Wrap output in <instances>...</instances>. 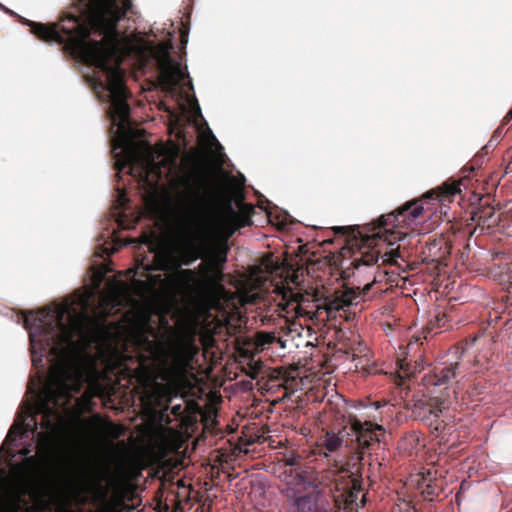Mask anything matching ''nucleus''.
Segmentation results:
<instances>
[{"instance_id": "f257e3e1", "label": "nucleus", "mask_w": 512, "mask_h": 512, "mask_svg": "<svg viewBox=\"0 0 512 512\" xmlns=\"http://www.w3.org/2000/svg\"><path fill=\"white\" fill-rule=\"evenodd\" d=\"M103 278V273L98 271L94 289L71 302L53 304L25 316L32 363L38 368L46 357L50 375L45 381L31 383L29 392L33 399L23 405L0 447V456L14 476L22 477L37 460L31 445L18 452L12 447L18 438L30 434L32 441L38 440L41 449L50 444L64 415L74 408L73 395L80 392L85 382L84 370L90 359L88 349L108 333L103 321L120 305L124 285L115 283L108 291L101 290Z\"/></svg>"}, {"instance_id": "f03ea898", "label": "nucleus", "mask_w": 512, "mask_h": 512, "mask_svg": "<svg viewBox=\"0 0 512 512\" xmlns=\"http://www.w3.org/2000/svg\"><path fill=\"white\" fill-rule=\"evenodd\" d=\"M155 62L158 71L159 82L163 89L174 92L178 86L189 77L187 66L172 56H150Z\"/></svg>"}, {"instance_id": "7ed1b4c3", "label": "nucleus", "mask_w": 512, "mask_h": 512, "mask_svg": "<svg viewBox=\"0 0 512 512\" xmlns=\"http://www.w3.org/2000/svg\"><path fill=\"white\" fill-rule=\"evenodd\" d=\"M298 485H302L304 490L311 489V493L303 496H310L314 501L325 500L324 488L330 484L329 473L319 471L310 466H297L293 470Z\"/></svg>"}, {"instance_id": "20e7f679", "label": "nucleus", "mask_w": 512, "mask_h": 512, "mask_svg": "<svg viewBox=\"0 0 512 512\" xmlns=\"http://www.w3.org/2000/svg\"><path fill=\"white\" fill-rule=\"evenodd\" d=\"M463 353L464 349L454 348L449 358L434 367L433 375L429 378L428 383L433 386L446 387L452 379H456L463 367L461 361Z\"/></svg>"}, {"instance_id": "39448f33", "label": "nucleus", "mask_w": 512, "mask_h": 512, "mask_svg": "<svg viewBox=\"0 0 512 512\" xmlns=\"http://www.w3.org/2000/svg\"><path fill=\"white\" fill-rule=\"evenodd\" d=\"M444 407L424 400H416L412 406V414L416 419L426 422L431 431L441 433L445 424L441 420Z\"/></svg>"}, {"instance_id": "423d86ee", "label": "nucleus", "mask_w": 512, "mask_h": 512, "mask_svg": "<svg viewBox=\"0 0 512 512\" xmlns=\"http://www.w3.org/2000/svg\"><path fill=\"white\" fill-rule=\"evenodd\" d=\"M377 430H382V426L373 424L370 421L350 420V433L351 436L355 437L357 447L360 450L369 447L373 442H380Z\"/></svg>"}, {"instance_id": "0eeeda50", "label": "nucleus", "mask_w": 512, "mask_h": 512, "mask_svg": "<svg viewBox=\"0 0 512 512\" xmlns=\"http://www.w3.org/2000/svg\"><path fill=\"white\" fill-rule=\"evenodd\" d=\"M290 512H341L327 500L314 501L310 496H295L290 504Z\"/></svg>"}, {"instance_id": "6e6552de", "label": "nucleus", "mask_w": 512, "mask_h": 512, "mask_svg": "<svg viewBox=\"0 0 512 512\" xmlns=\"http://www.w3.org/2000/svg\"><path fill=\"white\" fill-rule=\"evenodd\" d=\"M66 486L71 490V495H68L64 487H56L57 497L56 505L58 512H70V506L73 502L85 503L86 497L80 492V488L72 484L69 479L65 480Z\"/></svg>"}, {"instance_id": "1a4fd4ad", "label": "nucleus", "mask_w": 512, "mask_h": 512, "mask_svg": "<svg viewBox=\"0 0 512 512\" xmlns=\"http://www.w3.org/2000/svg\"><path fill=\"white\" fill-rule=\"evenodd\" d=\"M349 436H351V433L346 429L341 430L338 433H335L334 431H328L325 434L324 446L330 453L336 452L342 447L350 448L354 440L351 439L349 442Z\"/></svg>"}, {"instance_id": "9d476101", "label": "nucleus", "mask_w": 512, "mask_h": 512, "mask_svg": "<svg viewBox=\"0 0 512 512\" xmlns=\"http://www.w3.org/2000/svg\"><path fill=\"white\" fill-rule=\"evenodd\" d=\"M197 353L198 348L192 342L179 346L174 353V361L177 369L186 371L190 368L191 362Z\"/></svg>"}, {"instance_id": "9b49d317", "label": "nucleus", "mask_w": 512, "mask_h": 512, "mask_svg": "<svg viewBox=\"0 0 512 512\" xmlns=\"http://www.w3.org/2000/svg\"><path fill=\"white\" fill-rule=\"evenodd\" d=\"M2 479H0V512H15L14 503L11 496V476L6 475L4 469L0 472Z\"/></svg>"}, {"instance_id": "f8f14e48", "label": "nucleus", "mask_w": 512, "mask_h": 512, "mask_svg": "<svg viewBox=\"0 0 512 512\" xmlns=\"http://www.w3.org/2000/svg\"><path fill=\"white\" fill-rule=\"evenodd\" d=\"M472 220L477 221L483 226L492 227L498 223L499 218L495 215L492 208H483L474 213Z\"/></svg>"}, {"instance_id": "ddd939ff", "label": "nucleus", "mask_w": 512, "mask_h": 512, "mask_svg": "<svg viewBox=\"0 0 512 512\" xmlns=\"http://www.w3.org/2000/svg\"><path fill=\"white\" fill-rule=\"evenodd\" d=\"M400 218L401 216L399 215V211H393L386 215H382L377 220V224L380 230H383L384 232H391L400 222H402V219Z\"/></svg>"}, {"instance_id": "4468645a", "label": "nucleus", "mask_w": 512, "mask_h": 512, "mask_svg": "<svg viewBox=\"0 0 512 512\" xmlns=\"http://www.w3.org/2000/svg\"><path fill=\"white\" fill-rule=\"evenodd\" d=\"M423 210V205L416 203H408L398 209L399 215L402 217V222L416 220L422 215Z\"/></svg>"}, {"instance_id": "2eb2a0df", "label": "nucleus", "mask_w": 512, "mask_h": 512, "mask_svg": "<svg viewBox=\"0 0 512 512\" xmlns=\"http://www.w3.org/2000/svg\"><path fill=\"white\" fill-rule=\"evenodd\" d=\"M379 260V255L375 251H368L362 253L360 256H356L353 259V265L356 269H360L362 266H372Z\"/></svg>"}, {"instance_id": "dca6fc26", "label": "nucleus", "mask_w": 512, "mask_h": 512, "mask_svg": "<svg viewBox=\"0 0 512 512\" xmlns=\"http://www.w3.org/2000/svg\"><path fill=\"white\" fill-rule=\"evenodd\" d=\"M141 245L145 246L155 257H162L164 254L163 244L155 235L153 237H145Z\"/></svg>"}, {"instance_id": "f3484780", "label": "nucleus", "mask_w": 512, "mask_h": 512, "mask_svg": "<svg viewBox=\"0 0 512 512\" xmlns=\"http://www.w3.org/2000/svg\"><path fill=\"white\" fill-rule=\"evenodd\" d=\"M137 349L141 350L142 352H145L149 354V356H155L157 354V346L156 344L149 339V336L146 334H140L137 337Z\"/></svg>"}, {"instance_id": "a211bd4d", "label": "nucleus", "mask_w": 512, "mask_h": 512, "mask_svg": "<svg viewBox=\"0 0 512 512\" xmlns=\"http://www.w3.org/2000/svg\"><path fill=\"white\" fill-rule=\"evenodd\" d=\"M276 336L272 332H259L256 337V344L258 347L264 349L267 346L275 343Z\"/></svg>"}, {"instance_id": "6ab92c4d", "label": "nucleus", "mask_w": 512, "mask_h": 512, "mask_svg": "<svg viewBox=\"0 0 512 512\" xmlns=\"http://www.w3.org/2000/svg\"><path fill=\"white\" fill-rule=\"evenodd\" d=\"M397 364L403 373H405L406 376H410L413 373H416L419 371L418 365H412L411 362H409L406 358H399L397 360Z\"/></svg>"}, {"instance_id": "aec40b11", "label": "nucleus", "mask_w": 512, "mask_h": 512, "mask_svg": "<svg viewBox=\"0 0 512 512\" xmlns=\"http://www.w3.org/2000/svg\"><path fill=\"white\" fill-rule=\"evenodd\" d=\"M211 260L214 263L215 269L217 272H222L224 268V264L227 262V249L218 252L217 254H213L211 256Z\"/></svg>"}, {"instance_id": "412c9836", "label": "nucleus", "mask_w": 512, "mask_h": 512, "mask_svg": "<svg viewBox=\"0 0 512 512\" xmlns=\"http://www.w3.org/2000/svg\"><path fill=\"white\" fill-rule=\"evenodd\" d=\"M421 489L423 497L428 501H432V496L436 493V484L432 482H426L424 479L423 484L421 485Z\"/></svg>"}, {"instance_id": "4be33fe9", "label": "nucleus", "mask_w": 512, "mask_h": 512, "mask_svg": "<svg viewBox=\"0 0 512 512\" xmlns=\"http://www.w3.org/2000/svg\"><path fill=\"white\" fill-rule=\"evenodd\" d=\"M461 181H453L451 183H445L443 185V190H444V193L449 195V196H453L455 194H460L461 193Z\"/></svg>"}, {"instance_id": "5701e85b", "label": "nucleus", "mask_w": 512, "mask_h": 512, "mask_svg": "<svg viewBox=\"0 0 512 512\" xmlns=\"http://www.w3.org/2000/svg\"><path fill=\"white\" fill-rule=\"evenodd\" d=\"M299 459H300L299 454H297L295 452H291L289 454H286L281 461L286 466L294 467L298 464Z\"/></svg>"}, {"instance_id": "b1692460", "label": "nucleus", "mask_w": 512, "mask_h": 512, "mask_svg": "<svg viewBox=\"0 0 512 512\" xmlns=\"http://www.w3.org/2000/svg\"><path fill=\"white\" fill-rule=\"evenodd\" d=\"M342 308L343 305L338 300H333L327 304L326 311L328 316H330L332 313L339 311Z\"/></svg>"}, {"instance_id": "393cba45", "label": "nucleus", "mask_w": 512, "mask_h": 512, "mask_svg": "<svg viewBox=\"0 0 512 512\" xmlns=\"http://www.w3.org/2000/svg\"><path fill=\"white\" fill-rule=\"evenodd\" d=\"M393 406L394 405L388 401H384V402L375 401V402L370 403L367 407L374 408L375 410H378L380 408H387L390 411Z\"/></svg>"}, {"instance_id": "a878e982", "label": "nucleus", "mask_w": 512, "mask_h": 512, "mask_svg": "<svg viewBox=\"0 0 512 512\" xmlns=\"http://www.w3.org/2000/svg\"><path fill=\"white\" fill-rule=\"evenodd\" d=\"M208 136H209L210 144L213 145L217 151L223 150V146L221 145V143L218 141V139L216 138V136L210 129H208Z\"/></svg>"}, {"instance_id": "bb28decb", "label": "nucleus", "mask_w": 512, "mask_h": 512, "mask_svg": "<svg viewBox=\"0 0 512 512\" xmlns=\"http://www.w3.org/2000/svg\"><path fill=\"white\" fill-rule=\"evenodd\" d=\"M397 258H399V254L393 249L383 255L384 262L395 263Z\"/></svg>"}, {"instance_id": "cd10ccee", "label": "nucleus", "mask_w": 512, "mask_h": 512, "mask_svg": "<svg viewBox=\"0 0 512 512\" xmlns=\"http://www.w3.org/2000/svg\"><path fill=\"white\" fill-rule=\"evenodd\" d=\"M114 252V249L112 247H105V246H101L99 245V248L97 249V251L95 252V254L98 256V257H103L104 255H110Z\"/></svg>"}, {"instance_id": "c85d7f7f", "label": "nucleus", "mask_w": 512, "mask_h": 512, "mask_svg": "<svg viewBox=\"0 0 512 512\" xmlns=\"http://www.w3.org/2000/svg\"><path fill=\"white\" fill-rule=\"evenodd\" d=\"M180 274L185 278L186 281L188 282H193L195 281V273L194 271L192 270H189V269H185V270H181L180 271Z\"/></svg>"}, {"instance_id": "c756f323", "label": "nucleus", "mask_w": 512, "mask_h": 512, "mask_svg": "<svg viewBox=\"0 0 512 512\" xmlns=\"http://www.w3.org/2000/svg\"><path fill=\"white\" fill-rule=\"evenodd\" d=\"M445 318H446V315L445 314H442V316H440V313H438L437 315H435V319H436V322H437V325L440 327V326H444L445 324Z\"/></svg>"}, {"instance_id": "7c9ffc66", "label": "nucleus", "mask_w": 512, "mask_h": 512, "mask_svg": "<svg viewBox=\"0 0 512 512\" xmlns=\"http://www.w3.org/2000/svg\"><path fill=\"white\" fill-rule=\"evenodd\" d=\"M355 364V367L358 368L360 365L363 366L364 365V359L363 357H353V360H352Z\"/></svg>"}, {"instance_id": "2f4dec72", "label": "nucleus", "mask_w": 512, "mask_h": 512, "mask_svg": "<svg viewBox=\"0 0 512 512\" xmlns=\"http://www.w3.org/2000/svg\"><path fill=\"white\" fill-rule=\"evenodd\" d=\"M118 192H119V201H120V204H121V205L126 204L127 199H126L125 194H124V193H122L119 189H118Z\"/></svg>"}, {"instance_id": "473e14b6", "label": "nucleus", "mask_w": 512, "mask_h": 512, "mask_svg": "<svg viewBox=\"0 0 512 512\" xmlns=\"http://www.w3.org/2000/svg\"><path fill=\"white\" fill-rule=\"evenodd\" d=\"M275 343H277L282 349L286 348V340L276 337Z\"/></svg>"}, {"instance_id": "72a5a7b5", "label": "nucleus", "mask_w": 512, "mask_h": 512, "mask_svg": "<svg viewBox=\"0 0 512 512\" xmlns=\"http://www.w3.org/2000/svg\"><path fill=\"white\" fill-rule=\"evenodd\" d=\"M143 268L145 270H154V269L162 270V267H159V266L155 267L154 265H151V264H148V265L143 264Z\"/></svg>"}, {"instance_id": "f704fd0d", "label": "nucleus", "mask_w": 512, "mask_h": 512, "mask_svg": "<svg viewBox=\"0 0 512 512\" xmlns=\"http://www.w3.org/2000/svg\"><path fill=\"white\" fill-rule=\"evenodd\" d=\"M0 9H3L6 13L8 14H11V15H16L12 10L4 7L1 3H0Z\"/></svg>"}, {"instance_id": "c9c22d12", "label": "nucleus", "mask_w": 512, "mask_h": 512, "mask_svg": "<svg viewBox=\"0 0 512 512\" xmlns=\"http://www.w3.org/2000/svg\"><path fill=\"white\" fill-rule=\"evenodd\" d=\"M180 409H181V405H176V406H174V407L172 408V412H173V413H176V412H177L178 410H180Z\"/></svg>"}, {"instance_id": "e433bc0d", "label": "nucleus", "mask_w": 512, "mask_h": 512, "mask_svg": "<svg viewBox=\"0 0 512 512\" xmlns=\"http://www.w3.org/2000/svg\"><path fill=\"white\" fill-rule=\"evenodd\" d=\"M506 118L507 119H511L512 118V110H509L507 115H506Z\"/></svg>"}, {"instance_id": "4c0bfd02", "label": "nucleus", "mask_w": 512, "mask_h": 512, "mask_svg": "<svg viewBox=\"0 0 512 512\" xmlns=\"http://www.w3.org/2000/svg\"><path fill=\"white\" fill-rule=\"evenodd\" d=\"M182 42L184 45H186L188 43V40L186 39V37L184 35L182 36Z\"/></svg>"}, {"instance_id": "58836bf2", "label": "nucleus", "mask_w": 512, "mask_h": 512, "mask_svg": "<svg viewBox=\"0 0 512 512\" xmlns=\"http://www.w3.org/2000/svg\"><path fill=\"white\" fill-rule=\"evenodd\" d=\"M239 176H240V178L242 180V183H244L246 181L245 176L243 174H239Z\"/></svg>"}, {"instance_id": "ea45409f", "label": "nucleus", "mask_w": 512, "mask_h": 512, "mask_svg": "<svg viewBox=\"0 0 512 512\" xmlns=\"http://www.w3.org/2000/svg\"><path fill=\"white\" fill-rule=\"evenodd\" d=\"M291 294V301H297V298L295 297V295L293 293H290Z\"/></svg>"}, {"instance_id": "a19ab883", "label": "nucleus", "mask_w": 512, "mask_h": 512, "mask_svg": "<svg viewBox=\"0 0 512 512\" xmlns=\"http://www.w3.org/2000/svg\"><path fill=\"white\" fill-rule=\"evenodd\" d=\"M167 379H168V376H167L166 374H164V375L162 376V380H163V381H167Z\"/></svg>"}, {"instance_id": "79ce46f5", "label": "nucleus", "mask_w": 512, "mask_h": 512, "mask_svg": "<svg viewBox=\"0 0 512 512\" xmlns=\"http://www.w3.org/2000/svg\"><path fill=\"white\" fill-rule=\"evenodd\" d=\"M370 286H371L370 284H367V285L365 286L364 290H365V291L369 290V289H370Z\"/></svg>"}, {"instance_id": "37998d69", "label": "nucleus", "mask_w": 512, "mask_h": 512, "mask_svg": "<svg viewBox=\"0 0 512 512\" xmlns=\"http://www.w3.org/2000/svg\"><path fill=\"white\" fill-rule=\"evenodd\" d=\"M189 86H190V88H191V89H193V88H194V86H193V84H192V82H191V81H189Z\"/></svg>"}, {"instance_id": "c03bdc74", "label": "nucleus", "mask_w": 512, "mask_h": 512, "mask_svg": "<svg viewBox=\"0 0 512 512\" xmlns=\"http://www.w3.org/2000/svg\"><path fill=\"white\" fill-rule=\"evenodd\" d=\"M108 425H109L110 428H114L113 423H109Z\"/></svg>"}]
</instances>
